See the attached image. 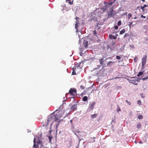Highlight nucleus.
<instances>
[{"label":"nucleus","mask_w":148,"mask_h":148,"mask_svg":"<svg viewBox=\"0 0 148 148\" xmlns=\"http://www.w3.org/2000/svg\"><path fill=\"white\" fill-rule=\"evenodd\" d=\"M56 112L57 113L56 115L53 114V116H54L55 121L56 122L58 121V123L57 124V125H58L60 123V121L59 120L63 114L64 111L62 110H59L57 109L56 111Z\"/></svg>","instance_id":"1"},{"label":"nucleus","mask_w":148,"mask_h":148,"mask_svg":"<svg viewBox=\"0 0 148 148\" xmlns=\"http://www.w3.org/2000/svg\"><path fill=\"white\" fill-rule=\"evenodd\" d=\"M54 116H53V114H52L48 117L47 122L46 121H42L43 123V126H47L49 123H51V124L52 123L55 121L54 119Z\"/></svg>","instance_id":"2"},{"label":"nucleus","mask_w":148,"mask_h":148,"mask_svg":"<svg viewBox=\"0 0 148 148\" xmlns=\"http://www.w3.org/2000/svg\"><path fill=\"white\" fill-rule=\"evenodd\" d=\"M34 144L33 145L34 148H46L43 145V143L42 141L38 140L37 141V143H36L35 138H34Z\"/></svg>","instance_id":"3"},{"label":"nucleus","mask_w":148,"mask_h":148,"mask_svg":"<svg viewBox=\"0 0 148 148\" xmlns=\"http://www.w3.org/2000/svg\"><path fill=\"white\" fill-rule=\"evenodd\" d=\"M76 93V90L74 88H71L69 91V94L71 95L73 97L75 96V94Z\"/></svg>","instance_id":"4"},{"label":"nucleus","mask_w":148,"mask_h":148,"mask_svg":"<svg viewBox=\"0 0 148 148\" xmlns=\"http://www.w3.org/2000/svg\"><path fill=\"white\" fill-rule=\"evenodd\" d=\"M147 58V56L146 55L143 56L142 59V65L143 66L146 64V60Z\"/></svg>","instance_id":"5"},{"label":"nucleus","mask_w":148,"mask_h":148,"mask_svg":"<svg viewBox=\"0 0 148 148\" xmlns=\"http://www.w3.org/2000/svg\"><path fill=\"white\" fill-rule=\"evenodd\" d=\"M95 103V102H92L90 104L88 110L89 111L92 110L94 108Z\"/></svg>","instance_id":"6"},{"label":"nucleus","mask_w":148,"mask_h":148,"mask_svg":"<svg viewBox=\"0 0 148 148\" xmlns=\"http://www.w3.org/2000/svg\"><path fill=\"white\" fill-rule=\"evenodd\" d=\"M88 42L86 40L84 41L83 45L85 48H87L88 47Z\"/></svg>","instance_id":"7"},{"label":"nucleus","mask_w":148,"mask_h":148,"mask_svg":"<svg viewBox=\"0 0 148 148\" xmlns=\"http://www.w3.org/2000/svg\"><path fill=\"white\" fill-rule=\"evenodd\" d=\"M109 37L110 39H113L114 40H115L116 38V36H114V35L112 34L109 35Z\"/></svg>","instance_id":"8"},{"label":"nucleus","mask_w":148,"mask_h":148,"mask_svg":"<svg viewBox=\"0 0 148 148\" xmlns=\"http://www.w3.org/2000/svg\"><path fill=\"white\" fill-rule=\"evenodd\" d=\"M99 62L100 64H101V65H103L104 62V60L103 58H102L101 59H100L99 60Z\"/></svg>","instance_id":"9"},{"label":"nucleus","mask_w":148,"mask_h":148,"mask_svg":"<svg viewBox=\"0 0 148 148\" xmlns=\"http://www.w3.org/2000/svg\"><path fill=\"white\" fill-rule=\"evenodd\" d=\"M76 67L74 66V67H73V72L72 73V75H76V73L75 71Z\"/></svg>","instance_id":"10"},{"label":"nucleus","mask_w":148,"mask_h":148,"mask_svg":"<svg viewBox=\"0 0 148 148\" xmlns=\"http://www.w3.org/2000/svg\"><path fill=\"white\" fill-rule=\"evenodd\" d=\"M88 100V97L86 96H85L82 98V100L83 101H85Z\"/></svg>","instance_id":"11"},{"label":"nucleus","mask_w":148,"mask_h":148,"mask_svg":"<svg viewBox=\"0 0 148 148\" xmlns=\"http://www.w3.org/2000/svg\"><path fill=\"white\" fill-rule=\"evenodd\" d=\"M97 115V114H93L91 115V116L92 119H94L96 117Z\"/></svg>","instance_id":"12"},{"label":"nucleus","mask_w":148,"mask_h":148,"mask_svg":"<svg viewBox=\"0 0 148 148\" xmlns=\"http://www.w3.org/2000/svg\"><path fill=\"white\" fill-rule=\"evenodd\" d=\"M136 126L138 128H140L141 127V125L140 123H139L137 124Z\"/></svg>","instance_id":"13"},{"label":"nucleus","mask_w":148,"mask_h":148,"mask_svg":"<svg viewBox=\"0 0 148 148\" xmlns=\"http://www.w3.org/2000/svg\"><path fill=\"white\" fill-rule=\"evenodd\" d=\"M66 2L68 3L69 4L72 5L73 4V2L71 1V0H66Z\"/></svg>","instance_id":"14"},{"label":"nucleus","mask_w":148,"mask_h":148,"mask_svg":"<svg viewBox=\"0 0 148 148\" xmlns=\"http://www.w3.org/2000/svg\"><path fill=\"white\" fill-rule=\"evenodd\" d=\"M143 74V72H139L138 73L137 75V76L138 77L142 75Z\"/></svg>","instance_id":"15"},{"label":"nucleus","mask_w":148,"mask_h":148,"mask_svg":"<svg viewBox=\"0 0 148 148\" xmlns=\"http://www.w3.org/2000/svg\"><path fill=\"white\" fill-rule=\"evenodd\" d=\"M125 29H123L120 32V34H123L125 33Z\"/></svg>","instance_id":"16"},{"label":"nucleus","mask_w":148,"mask_h":148,"mask_svg":"<svg viewBox=\"0 0 148 148\" xmlns=\"http://www.w3.org/2000/svg\"><path fill=\"white\" fill-rule=\"evenodd\" d=\"M48 138L49 139V143H51V139L52 138V136L51 135V136L49 135L48 136Z\"/></svg>","instance_id":"17"},{"label":"nucleus","mask_w":148,"mask_h":148,"mask_svg":"<svg viewBox=\"0 0 148 148\" xmlns=\"http://www.w3.org/2000/svg\"><path fill=\"white\" fill-rule=\"evenodd\" d=\"M116 44V42L115 41H114L112 42L110 44L111 46H114Z\"/></svg>","instance_id":"18"},{"label":"nucleus","mask_w":148,"mask_h":148,"mask_svg":"<svg viewBox=\"0 0 148 148\" xmlns=\"http://www.w3.org/2000/svg\"><path fill=\"white\" fill-rule=\"evenodd\" d=\"M79 24H77V23H75V29L77 30V29H78V25Z\"/></svg>","instance_id":"19"},{"label":"nucleus","mask_w":148,"mask_h":148,"mask_svg":"<svg viewBox=\"0 0 148 148\" xmlns=\"http://www.w3.org/2000/svg\"><path fill=\"white\" fill-rule=\"evenodd\" d=\"M136 79L135 80H131V83H133L134 84H135V85H137V84H135V82L136 81Z\"/></svg>","instance_id":"20"},{"label":"nucleus","mask_w":148,"mask_h":148,"mask_svg":"<svg viewBox=\"0 0 148 148\" xmlns=\"http://www.w3.org/2000/svg\"><path fill=\"white\" fill-rule=\"evenodd\" d=\"M137 103L139 105H141V102L140 100H138L137 101Z\"/></svg>","instance_id":"21"},{"label":"nucleus","mask_w":148,"mask_h":148,"mask_svg":"<svg viewBox=\"0 0 148 148\" xmlns=\"http://www.w3.org/2000/svg\"><path fill=\"white\" fill-rule=\"evenodd\" d=\"M121 24V21H118L117 23V25L118 26H120Z\"/></svg>","instance_id":"22"},{"label":"nucleus","mask_w":148,"mask_h":148,"mask_svg":"<svg viewBox=\"0 0 148 148\" xmlns=\"http://www.w3.org/2000/svg\"><path fill=\"white\" fill-rule=\"evenodd\" d=\"M143 118V116L141 115H140L138 116V118L139 119H142Z\"/></svg>","instance_id":"23"},{"label":"nucleus","mask_w":148,"mask_h":148,"mask_svg":"<svg viewBox=\"0 0 148 148\" xmlns=\"http://www.w3.org/2000/svg\"><path fill=\"white\" fill-rule=\"evenodd\" d=\"M132 16V15L131 14L129 13L128 14V18L130 19V18Z\"/></svg>","instance_id":"24"},{"label":"nucleus","mask_w":148,"mask_h":148,"mask_svg":"<svg viewBox=\"0 0 148 148\" xmlns=\"http://www.w3.org/2000/svg\"><path fill=\"white\" fill-rule=\"evenodd\" d=\"M93 34H94L95 35V36H97V32H96V31L95 30L93 31Z\"/></svg>","instance_id":"25"},{"label":"nucleus","mask_w":148,"mask_h":148,"mask_svg":"<svg viewBox=\"0 0 148 148\" xmlns=\"http://www.w3.org/2000/svg\"><path fill=\"white\" fill-rule=\"evenodd\" d=\"M129 36V34H127V33H125V35H124V36H123V37H124V38H125L127 36Z\"/></svg>","instance_id":"26"},{"label":"nucleus","mask_w":148,"mask_h":148,"mask_svg":"<svg viewBox=\"0 0 148 148\" xmlns=\"http://www.w3.org/2000/svg\"><path fill=\"white\" fill-rule=\"evenodd\" d=\"M125 101H126V103H128L129 105H131V102H129L127 100H126Z\"/></svg>","instance_id":"27"},{"label":"nucleus","mask_w":148,"mask_h":148,"mask_svg":"<svg viewBox=\"0 0 148 148\" xmlns=\"http://www.w3.org/2000/svg\"><path fill=\"white\" fill-rule=\"evenodd\" d=\"M148 78V76L145 77H144V78H143L142 79L143 80H146Z\"/></svg>","instance_id":"28"},{"label":"nucleus","mask_w":148,"mask_h":148,"mask_svg":"<svg viewBox=\"0 0 148 148\" xmlns=\"http://www.w3.org/2000/svg\"><path fill=\"white\" fill-rule=\"evenodd\" d=\"M80 87L82 89V90H83L85 88V87L84 86H83L82 85H81L80 86Z\"/></svg>","instance_id":"29"},{"label":"nucleus","mask_w":148,"mask_h":148,"mask_svg":"<svg viewBox=\"0 0 148 148\" xmlns=\"http://www.w3.org/2000/svg\"><path fill=\"white\" fill-rule=\"evenodd\" d=\"M116 58L118 60L120 59L121 58V57L119 56H116Z\"/></svg>","instance_id":"30"},{"label":"nucleus","mask_w":148,"mask_h":148,"mask_svg":"<svg viewBox=\"0 0 148 148\" xmlns=\"http://www.w3.org/2000/svg\"><path fill=\"white\" fill-rule=\"evenodd\" d=\"M118 108H117V112H118L121 111V109L119 108V106L118 105Z\"/></svg>","instance_id":"31"},{"label":"nucleus","mask_w":148,"mask_h":148,"mask_svg":"<svg viewBox=\"0 0 148 148\" xmlns=\"http://www.w3.org/2000/svg\"><path fill=\"white\" fill-rule=\"evenodd\" d=\"M96 138L95 137H94L93 138V139L92 141H91L92 142H95V139Z\"/></svg>","instance_id":"32"},{"label":"nucleus","mask_w":148,"mask_h":148,"mask_svg":"<svg viewBox=\"0 0 148 148\" xmlns=\"http://www.w3.org/2000/svg\"><path fill=\"white\" fill-rule=\"evenodd\" d=\"M140 17H141V18H146V16H143L142 15H141Z\"/></svg>","instance_id":"33"},{"label":"nucleus","mask_w":148,"mask_h":148,"mask_svg":"<svg viewBox=\"0 0 148 148\" xmlns=\"http://www.w3.org/2000/svg\"><path fill=\"white\" fill-rule=\"evenodd\" d=\"M118 27L116 25L114 27V28L115 29H118Z\"/></svg>","instance_id":"34"},{"label":"nucleus","mask_w":148,"mask_h":148,"mask_svg":"<svg viewBox=\"0 0 148 148\" xmlns=\"http://www.w3.org/2000/svg\"><path fill=\"white\" fill-rule=\"evenodd\" d=\"M86 91H84L82 94L81 95H85L86 93Z\"/></svg>","instance_id":"35"},{"label":"nucleus","mask_w":148,"mask_h":148,"mask_svg":"<svg viewBox=\"0 0 148 148\" xmlns=\"http://www.w3.org/2000/svg\"><path fill=\"white\" fill-rule=\"evenodd\" d=\"M75 19L76 20V21L79 20V18L77 17H76Z\"/></svg>","instance_id":"36"},{"label":"nucleus","mask_w":148,"mask_h":148,"mask_svg":"<svg viewBox=\"0 0 148 148\" xmlns=\"http://www.w3.org/2000/svg\"><path fill=\"white\" fill-rule=\"evenodd\" d=\"M144 8H144V6H141V7H140V8H141V9L143 10Z\"/></svg>","instance_id":"37"},{"label":"nucleus","mask_w":148,"mask_h":148,"mask_svg":"<svg viewBox=\"0 0 148 148\" xmlns=\"http://www.w3.org/2000/svg\"><path fill=\"white\" fill-rule=\"evenodd\" d=\"M143 6L144 7V8H145L146 7H148V5H146V4H145V5H143Z\"/></svg>","instance_id":"38"},{"label":"nucleus","mask_w":148,"mask_h":148,"mask_svg":"<svg viewBox=\"0 0 148 148\" xmlns=\"http://www.w3.org/2000/svg\"><path fill=\"white\" fill-rule=\"evenodd\" d=\"M76 23L79 24V20L76 21Z\"/></svg>","instance_id":"39"},{"label":"nucleus","mask_w":148,"mask_h":148,"mask_svg":"<svg viewBox=\"0 0 148 148\" xmlns=\"http://www.w3.org/2000/svg\"><path fill=\"white\" fill-rule=\"evenodd\" d=\"M110 63H114V62H112V61H110L108 63V65H109V64Z\"/></svg>","instance_id":"40"},{"label":"nucleus","mask_w":148,"mask_h":148,"mask_svg":"<svg viewBox=\"0 0 148 148\" xmlns=\"http://www.w3.org/2000/svg\"><path fill=\"white\" fill-rule=\"evenodd\" d=\"M112 10H110V13H111V14H112Z\"/></svg>","instance_id":"41"},{"label":"nucleus","mask_w":148,"mask_h":148,"mask_svg":"<svg viewBox=\"0 0 148 148\" xmlns=\"http://www.w3.org/2000/svg\"><path fill=\"white\" fill-rule=\"evenodd\" d=\"M132 22L130 23V26L131 25H132Z\"/></svg>","instance_id":"42"},{"label":"nucleus","mask_w":148,"mask_h":148,"mask_svg":"<svg viewBox=\"0 0 148 148\" xmlns=\"http://www.w3.org/2000/svg\"><path fill=\"white\" fill-rule=\"evenodd\" d=\"M70 122L71 123H72V120H71L70 121Z\"/></svg>","instance_id":"43"},{"label":"nucleus","mask_w":148,"mask_h":148,"mask_svg":"<svg viewBox=\"0 0 148 148\" xmlns=\"http://www.w3.org/2000/svg\"><path fill=\"white\" fill-rule=\"evenodd\" d=\"M139 143H142V141H140V142H139Z\"/></svg>","instance_id":"44"},{"label":"nucleus","mask_w":148,"mask_h":148,"mask_svg":"<svg viewBox=\"0 0 148 148\" xmlns=\"http://www.w3.org/2000/svg\"><path fill=\"white\" fill-rule=\"evenodd\" d=\"M145 0H142V1L143 2H144L145 1Z\"/></svg>","instance_id":"45"},{"label":"nucleus","mask_w":148,"mask_h":148,"mask_svg":"<svg viewBox=\"0 0 148 148\" xmlns=\"http://www.w3.org/2000/svg\"><path fill=\"white\" fill-rule=\"evenodd\" d=\"M68 93H66V96L67 95H68Z\"/></svg>","instance_id":"46"},{"label":"nucleus","mask_w":148,"mask_h":148,"mask_svg":"<svg viewBox=\"0 0 148 148\" xmlns=\"http://www.w3.org/2000/svg\"><path fill=\"white\" fill-rule=\"evenodd\" d=\"M116 36H118V35H117V34H116Z\"/></svg>","instance_id":"47"},{"label":"nucleus","mask_w":148,"mask_h":148,"mask_svg":"<svg viewBox=\"0 0 148 148\" xmlns=\"http://www.w3.org/2000/svg\"><path fill=\"white\" fill-rule=\"evenodd\" d=\"M136 17H135L134 18V19H136Z\"/></svg>","instance_id":"48"},{"label":"nucleus","mask_w":148,"mask_h":148,"mask_svg":"<svg viewBox=\"0 0 148 148\" xmlns=\"http://www.w3.org/2000/svg\"><path fill=\"white\" fill-rule=\"evenodd\" d=\"M142 97H143V98H144V97H143V96H142Z\"/></svg>","instance_id":"49"},{"label":"nucleus","mask_w":148,"mask_h":148,"mask_svg":"<svg viewBox=\"0 0 148 148\" xmlns=\"http://www.w3.org/2000/svg\"><path fill=\"white\" fill-rule=\"evenodd\" d=\"M142 97H143V98H144V97H143V96H142Z\"/></svg>","instance_id":"50"},{"label":"nucleus","mask_w":148,"mask_h":148,"mask_svg":"<svg viewBox=\"0 0 148 148\" xmlns=\"http://www.w3.org/2000/svg\"><path fill=\"white\" fill-rule=\"evenodd\" d=\"M142 97H143V98H144V97H143V96H142Z\"/></svg>","instance_id":"51"},{"label":"nucleus","mask_w":148,"mask_h":148,"mask_svg":"<svg viewBox=\"0 0 148 148\" xmlns=\"http://www.w3.org/2000/svg\"><path fill=\"white\" fill-rule=\"evenodd\" d=\"M116 1V0H114V1Z\"/></svg>","instance_id":"52"},{"label":"nucleus","mask_w":148,"mask_h":148,"mask_svg":"<svg viewBox=\"0 0 148 148\" xmlns=\"http://www.w3.org/2000/svg\"><path fill=\"white\" fill-rule=\"evenodd\" d=\"M77 148V147H76V148Z\"/></svg>","instance_id":"53"}]
</instances>
